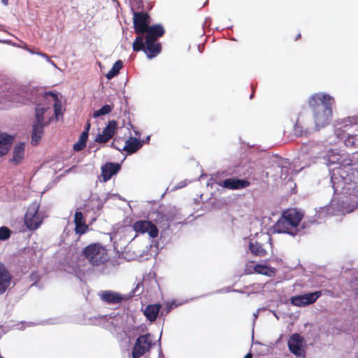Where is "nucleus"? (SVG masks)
<instances>
[{
	"label": "nucleus",
	"mask_w": 358,
	"mask_h": 358,
	"mask_svg": "<svg viewBox=\"0 0 358 358\" xmlns=\"http://www.w3.org/2000/svg\"><path fill=\"white\" fill-rule=\"evenodd\" d=\"M334 103V97L326 93H315L309 97L308 104L313 112L317 129L330 123L333 115L332 106Z\"/></svg>",
	"instance_id": "1"
},
{
	"label": "nucleus",
	"mask_w": 358,
	"mask_h": 358,
	"mask_svg": "<svg viewBox=\"0 0 358 358\" xmlns=\"http://www.w3.org/2000/svg\"><path fill=\"white\" fill-rule=\"evenodd\" d=\"M303 217V213L296 208L287 209L274 225V231L295 236L299 231V225Z\"/></svg>",
	"instance_id": "2"
},
{
	"label": "nucleus",
	"mask_w": 358,
	"mask_h": 358,
	"mask_svg": "<svg viewBox=\"0 0 358 358\" xmlns=\"http://www.w3.org/2000/svg\"><path fill=\"white\" fill-rule=\"evenodd\" d=\"M336 162L339 164L337 170L338 173L343 180L344 183L357 184L358 179V152L351 155H341L336 162L332 161L331 163Z\"/></svg>",
	"instance_id": "3"
},
{
	"label": "nucleus",
	"mask_w": 358,
	"mask_h": 358,
	"mask_svg": "<svg viewBox=\"0 0 358 358\" xmlns=\"http://www.w3.org/2000/svg\"><path fill=\"white\" fill-rule=\"evenodd\" d=\"M83 255L92 266H103L109 261L108 250L99 243L87 245L83 250Z\"/></svg>",
	"instance_id": "4"
},
{
	"label": "nucleus",
	"mask_w": 358,
	"mask_h": 358,
	"mask_svg": "<svg viewBox=\"0 0 358 358\" xmlns=\"http://www.w3.org/2000/svg\"><path fill=\"white\" fill-rule=\"evenodd\" d=\"M132 48L134 52L143 50L149 59L155 57L162 51L161 43L148 39L144 42L142 36L136 37Z\"/></svg>",
	"instance_id": "5"
},
{
	"label": "nucleus",
	"mask_w": 358,
	"mask_h": 358,
	"mask_svg": "<svg viewBox=\"0 0 358 358\" xmlns=\"http://www.w3.org/2000/svg\"><path fill=\"white\" fill-rule=\"evenodd\" d=\"M343 129L341 127L336 128L335 134L337 137L343 140L346 147L358 148V125L345 124Z\"/></svg>",
	"instance_id": "6"
},
{
	"label": "nucleus",
	"mask_w": 358,
	"mask_h": 358,
	"mask_svg": "<svg viewBox=\"0 0 358 358\" xmlns=\"http://www.w3.org/2000/svg\"><path fill=\"white\" fill-rule=\"evenodd\" d=\"M39 205L36 203L31 204L24 216V223L27 227L31 230L37 229L43 222V216L38 212Z\"/></svg>",
	"instance_id": "7"
},
{
	"label": "nucleus",
	"mask_w": 358,
	"mask_h": 358,
	"mask_svg": "<svg viewBox=\"0 0 358 358\" xmlns=\"http://www.w3.org/2000/svg\"><path fill=\"white\" fill-rule=\"evenodd\" d=\"M152 347L151 334H146L138 336L132 349L133 358H139L149 352Z\"/></svg>",
	"instance_id": "8"
},
{
	"label": "nucleus",
	"mask_w": 358,
	"mask_h": 358,
	"mask_svg": "<svg viewBox=\"0 0 358 358\" xmlns=\"http://www.w3.org/2000/svg\"><path fill=\"white\" fill-rule=\"evenodd\" d=\"M287 345L289 351L298 357H304L306 341L304 337L299 334H292L287 341Z\"/></svg>",
	"instance_id": "9"
},
{
	"label": "nucleus",
	"mask_w": 358,
	"mask_h": 358,
	"mask_svg": "<svg viewBox=\"0 0 358 358\" xmlns=\"http://www.w3.org/2000/svg\"><path fill=\"white\" fill-rule=\"evenodd\" d=\"M133 24L135 33L138 36L143 35L150 27L149 15L145 12H134Z\"/></svg>",
	"instance_id": "10"
},
{
	"label": "nucleus",
	"mask_w": 358,
	"mask_h": 358,
	"mask_svg": "<svg viewBox=\"0 0 358 358\" xmlns=\"http://www.w3.org/2000/svg\"><path fill=\"white\" fill-rule=\"evenodd\" d=\"M133 229L138 234L148 233L150 238H157L159 230L157 226L149 220H138L134 223Z\"/></svg>",
	"instance_id": "11"
},
{
	"label": "nucleus",
	"mask_w": 358,
	"mask_h": 358,
	"mask_svg": "<svg viewBox=\"0 0 358 358\" xmlns=\"http://www.w3.org/2000/svg\"><path fill=\"white\" fill-rule=\"evenodd\" d=\"M321 296V291L297 295L291 298V303L296 306H305L315 303Z\"/></svg>",
	"instance_id": "12"
},
{
	"label": "nucleus",
	"mask_w": 358,
	"mask_h": 358,
	"mask_svg": "<svg viewBox=\"0 0 358 358\" xmlns=\"http://www.w3.org/2000/svg\"><path fill=\"white\" fill-rule=\"evenodd\" d=\"M219 186L227 189H242L250 185V182L247 179H238L236 178H227L216 182Z\"/></svg>",
	"instance_id": "13"
},
{
	"label": "nucleus",
	"mask_w": 358,
	"mask_h": 358,
	"mask_svg": "<svg viewBox=\"0 0 358 358\" xmlns=\"http://www.w3.org/2000/svg\"><path fill=\"white\" fill-rule=\"evenodd\" d=\"M117 128V122L115 120L108 122L107 126L103 129L101 134H98L95 138V141L99 143H105L108 142L115 134Z\"/></svg>",
	"instance_id": "14"
},
{
	"label": "nucleus",
	"mask_w": 358,
	"mask_h": 358,
	"mask_svg": "<svg viewBox=\"0 0 358 358\" xmlns=\"http://www.w3.org/2000/svg\"><path fill=\"white\" fill-rule=\"evenodd\" d=\"M165 34L164 28L162 24H153L149 27L145 31V39L153 41H157L158 38L163 36Z\"/></svg>",
	"instance_id": "15"
},
{
	"label": "nucleus",
	"mask_w": 358,
	"mask_h": 358,
	"mask_svg": "<svg viewBox=\"0 0 358 358\" xmlns=\"http://www.w3.org/2000/svg\"><path fill=\"white\" fill-rule=\"evenodd\" d=\"M121 166L117 163L108 162L101 166V176L103 181L109 180L113 175L119 172Z\"/></svg>",
	"instance_id": "16"
},
{
	"label": "nucleus",
	"mask_w": 358,
	"mask_h": 358,
	"mask_svg": "<svg viewBox=\"0 0 358 358\" xmlns=\"http://www.w3.org/2000/svg\"><path fill=\"white\" fill-rule=\"evenodd\" d=\"M99 296L103 301L108 304L120 303L124 300L121 294L111 290L103 291Z\"/></svg>",
	"instance_id": "17"
},
{
	"label": "nucleus",
	"mask_w": 358,
	"mask_h": 358,
	"mask_svg": "<svg viewBox=\"0 0 358 358\" xmlns=\"http://www.w3.org/2000/svg\"><path fill=\"white\" fill-rule=\"evenodd\" d=\"M75 232L80 236L89 231V226L85 223L83 213L76 211L74 215Z\"/></svg>",
	"instance_id": "18"
},
{
	"label": "nucleus",
	"mask_w": 358,
	"mask_h": 358,
	"mask_svg": "<svg viewBox=\"0 0 358 358\" xmlns=\"http://www.w3.org/2000/svg\"><path fill=\"white\" fill-rule=\"evenodd\" d=\"M12 275L5 267L0 264V294H3L10 285Z\"/></svg>",
	"instance_id": "19"
},
{
	"label": "nucleus",
	"mask_w": 358,
	"mask_h": 358,
	"mask_svg": "<svg viewBox=\"0 0 358 358\" xmlns=\"http://www.w3.org/2000/svg\"><path fill=\"white\" fill-rule=\"evenodd\" d=\"M142 147V143L136 138L130 137L125 142V145L122 148V150L127 152V154L131 155L136 152Z\"/></svg>",
	"instance_id": "20"
},
{
	"label": "nucleus",
	"mask_w": 358,
	"mask_h": 358,
	"mask_svg": "<svg viewBox=\"0 0 358 358\" xmlns=\"http://www.w3.org/2000/svg\"><path fill=\"white\" fill-rule=\"evenodd\" d=\"M13 137L7 134H0V157L5 155L13 143Z\"/></svg>",
	"instance_id": "21"
},
{
	"label": "nucleus",
	"mask_w": 358,
	"mask_h": 358,
	"mask_svg": "<svg viewBox=\"0 0 358 358\" xmlns=\"http://www.w3.org/2000/svg\"><path fill=\"white\" fill-rule=\"evenodd\" d=\"M44 124L34 123L33 125L31 143L33 145H37L43 134Z\"/></svg>",
	"instance_id": "22"
},
{
	"label": "nucleus",
	"mask_w": 358,
	"mask_h": 358,
	"mask_svg": "<svg viewBox=\"0 0 358 358\" xmlns=\"http://www.w3.org/2000/svg\"><path fill=\"white\" fill-rule=\"evenodd\" d=\"M24 148L25 144L24 143H20L14 147L13 157L10 159L13 164L17 165L22 162L24 155Z\"/></svg>",
	"instance_id": "23"
},
{
	"label": "nucleus",
	"mask_w": 358,
	"mask_h": 358,
	"mask_svg": "<svg viewBox=\"0 0 358 358\" xmlns=\"http://www.w3.org/2000/svg\"><path fill=\"white\" fill-rule=\"evenodd\" d=\"M161 308L159 304L148 305L144 310V315L150 322H154L156 320L159 312Z\"/></svg>",
	"instance_id": "24"
},
{
	"label": "nucleus",
	"mask_w": 358,
	"mask_h": 358,
	"mask_svg": "<svg viewBox=\"0 0 358 358\" xmlns=\"http://www.w3.org/2000/svg\"><path fill=\"white\" fill-rule=\"evenodd\" d=\"M254 271L258 274L264 275L268 277H273L275 275V268L263 264L255 265Z\"/></svg>",
	"instance_id": "25"
},
{
	"label": "nucleus",
	"mask_w": 358,
	"mask_h": 358,
	"mask_svg": "<svg viewBox=\"0 0 358 358\" xmlns=\"http://www.w3.org/2000/svg\"><path fill=\"white\" fill-rule=\"evenodd\" d=\"M250 252L259 257H263L266 255V250L263 248L262 245L258 242L250 243L249 245Z\"/></svg>",
	"instance_id": "26"
},
{
	"label": "nucleus",
	"mask_w": 358,
	"mask_h": 358,
	"mask_svg": "<svg viewBox=\"0 0 358 358\" xmlns=\"http://www.w3.org/2000/svg\"><path fill=\"white\" fill-rule=\"evenodd\" d=\"M87 139L88 134L86 132H82L78 141L73 145V150L77 152L83 150L86 146Z\"/></svg>",
	"instance_id": "27"
},
{
	"label": "nucleus",
	"mask_w": 358,
	"mask_h": 358,
	"mask_svg": "<svg viewBox=\"0 0 358 358\" xmlns=\"http://www.w3.org/2000/svg\"><path fill=\"white\" fill-rule=\"evenodd\" d=\"M123 67V63L121 60H117L113 64L112 69L106 73V77L110 80L116 76L120 70Z\"/></svg>",
	"instance_id": "28"
},
{
	"label": "nucleus",
	"mask_w": 358,
	"mask_h": 358,
	"mask_svg": "<svg viewBox=\"0 0 358 358\" xmlns=\"http://www.w3.org/2000/svg\"><path fill=\"white\" fill-rule=\"evenodd\" d=\"M113 110V106L110 105H104L100 109L94 111L93 114L94 117H99L101 115H104L110 113Z\"/></svg>",
	"instance_id": "29"
},
{
	"label": "nucleus",
	"mask_w": 358,
	"mask_h": 358,
	"mask_svg": "<svg viewBox=\"0 0 358 358\" xmlns=\"http://www.w3.org/2000/svg\"><path fill=\"white\" fill-rule=\"evenodd\" d=\"M46 94L50 95L55 99V103L54 104L55 114L56 116H58L59 113L61 112L62 106H61L60 101L58 100L57 94L52 92H48Z\"/></svg>",
	"instance_id": "30"
},
{
	"label": "nucleus",
	"mask_w": 358,
	"mask_h": 358,
	"mask_svg": "<svg viewBox=\"0 0 358 358\" xmlns=\"http://www.w3.org/2000/svg\"><path fill=\"white\" fill-rule=\"evenodd\" d=\"M46 111V108H36V122L35 123H42L43 124L44 118L43 115Z\"/></svg>",
	"instance_id": "31"
},
{
	"label": "nucleus",
	"mask_w": 358,
	"mask_h": 358,
	"mask_svg": "<svg viewBox=\"0 0 358 358\" xmlns=\"http://www.w3.org/2000/svg\"><path fill=\"white\" fill-rule=\"evenodd\" d=\"M294 133L296 136H306L308 134V131L303 129V127L297 121L294 127Z\"/></svg>",
	"instance_id": "32"
},
{
	"label": "nucleus",
	"mask_w": 358,
	"mask_h": 358,
	"mask_svg": "<svg viewBox=\"0 0 358 358\" xmlns=\"http://www.w3.org/2000/svg\"><path fill=\"white\" fill-rule=\"evenodd\" d=\"M11 231L7 227H0V240L5 241L10 238Z\"/></svg>",
	"instance_id": "33"
},
{
	"label": "nucleus",
	"mask_w": 358,
	"mask_h": 358,
	"mask_svg": "<svg viewBox=\"0 0 358 358\" xmlns=\"http://www.w3.org/2000/svg\"><path fill=\"white\" fill-rule=\"evenodd\" d=\"M90 127H91L90 122V121H87V122L85 127V130L83 132H86L87 134L89 135V131H90Z\"/></svg>",
	"instance_id": "34"
},
{
	"label": "nucleus",
	"mask_w": 358,
	"mask_h": 358,
	"mask_svg": "<svg viewBox=\"0 0 358 358\" xmlns=\"http://www.w3.org/2000/svg\"><path fill=\"white\" fill-rule=\"evenodd\" d=\"M173 303L167 304L165 307V309L166 310V313H169L173 309Z\"/></svg>",
	"instance_id": "35"
},
{
	"label": "nucleus",
	"mask_w": 358,
	"mask_h": 358,
	"mask_svg": "<svg viewBox=\"0 0 358 358\" xmlns=\"http://www.w3.org/2000/svg\"><path fill=\"white\" fill-rule=\"evenodd\" d=\"M141 285V282H138L136 287L134 289V290L132 291V295H134L136 292V290L138 289V287Z\"/></svg>",
	"instance_id": "36"
},
{
	"label": "nucleus",
	"mask_w": 358,
	"mask_h": 358,
	"mask_svg": "<svg viewBox=\"0 0 358 358\" xmlns=\"http://www.w3.org/2000/svg\"><path fill=\"white\" fill-rule=\"evenodd\" d=\"M150 136H147V138H145V140H143V141H141L142 144H143V143H148V142H149V141H150Z\"/></svg>",
	"instance_id": "37"
},
{
	"label": "nucleus",
	"mask_w": 358,
	"mask_h": 358,
	"mask_svg": "<svg viewBox=\"0 0 358 358\" xmlns=\"http://www.w3.org/2000/svg\"><path fill=\"white\" fill-rule=\"evenodd\" d=\"M243 358H252V355L251 352H248Z\"/></svg>",
	"instance_id": "38"
},
{
	"label": "nucleus",
	"mask_w": 358,
	"mask_h": 358,
	"mask_svg": "<svg viewBox=\"0 0 358 358\" xmlns=\"http://www.w3.org/2000/svg\"><path fill=\"white\" fill-rule=\"evenodd\" d=\"M301 34H300V33H299V34L296 35V38H295V39H294V40H295V41L299 40V38H301Z\"/></svg>",
	"instance_id": "39"
},
{
	"label": "nucleus",
	"mask_w": 358,
	"mask_h": 358,
	"mask_svg": "<svg viewBox=\"0 0 358 358\" xmlns=\"http://www.w3.org/2000/svg\"><path fill=\"white\" fill-rule=\"evenodd\" d=\"M1 1L4 5H7L8 0H1Z\"/></svg>",
	"instance_id": "40"
},
{
	"label": "nucleus",
	"mask_w": 358,
	"mask_h": 358,
	"mask_svg": "<svg viewBox=\"0 0 358 358\" xmlns=\"http://www.w3.org/2000/svg\"><path fill=\"white\" fill-rule=\"evenodd\" d=\"M26 49H27L29 52H31V53H32V54H34V51H32L31 50H30V49H29V48H28L27 47H26Z\"/></svg>",
	"instance_id": "41"
},
{
	"label": "nucleus",
	"mask_w": 358,
	"mask_h": 358,
	"mask_svg": "<svg viewBox=\"0 0 358 358\" xmlns=\"http://www.w3.org/2000/svg\"><path fill=\"white\" fill-rule=\"evenodd\" d=\"M10 101L13 103V102H17V101L15 100L14 99H10Z\"/></svg>",
	"instance_id": "42"
},
{
	"label": "nucleus",
	"mask_w": 358,
	"mask_h": 358,
	"mask_svg": "<svg viewBox=\"0 0 358 358\" xmlns=\"http://www.w3.org/2000/svg\"><path fill=\"white\" fill-rule=\"evenodd\" d=\"M43 57H48V55L45 53H41V54Z\"/></svg>",
	"instance_id": "43"
},
{
	"label": "nucleus",
	"mask_w": 358,
	"mask_h": 358,
	"mask_svg": "<svg viewBox=\"0 0 358 358\" xmlns=\"http://www.w3.org/2000/svg\"><path fill=\"white\" fill-rule=\"evenodd\" d=\"M113 145V146H114V148H115L116 149H117V150H121L120 148L116 147L113 143V145Z\"/></svg>",
	"instance_id": "44"
},
{
	"label": "nucleus",
	"mask_w": 358,
	"mask_h": 358,
	"mask_svg": "<svg viewBox=\"0 0 358 358\" xmlns=\"http://www.w3.org/2000/svg\"><path fill=\"white\" fill-rule=\"evenodd\" d=\"M0 358H4V357H3L2 356H0Z\"/></svg>",
	"instance_id": "45"
}]
</instances>
